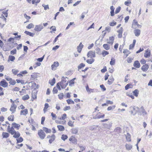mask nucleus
I'll return each mask as SVG.
<instances>
[{
    "label": "nucleus",
    "mask_w": 152,
    "mask_h": 152,
    "mask_svg": "<svg viewBox=\"0 0 152 152\" xmlns=\"http://www.w3.org/2000/svg\"><path fill=\"white\" fill-rule=\"evenodd\" d=\"M67 77L65 78L63 77L61 78V80L59 83L61 84V86L63 89L65 88L68 84V82L66 80Z\"/></svg>",
    "instance_id": "f257e3e1"
},
{
    "label": "nucleus",
    "mask_w": 152,
    "mask_h": 152,
    "mask_svg": "<svg viewBox=\"0 0 152 152\" xmlns=\"http://www.w3.org/2000/svg\"><path fill=\"white\" fill-rule=\"evenodd\" d=\"M38 134L39 137L42 140L44 139L45 136L46 134L42 130H40L38 131Z\"/></svg>",
    "instance_id": "f03ea898"
},
{
    "label": "nucleus",
    "mask_w": 152,
    "mask_h": 152,
    "mask_svg": "<svg viewBox=\"0 0 152 152\" xmlns=\"http://www.w3.org/2000/svg\"><path fill=\"white\" fill-rule=\"evenodd\" d=\"M43 28V27L42 24L36 25L34 28L35 31L39 32L41 31Z\"/></svg>",
    "instance_id": "7ed1b4c3"
},
{
    "label": "nucleus",
    "mask_w": 152,
    "mask_h": 152,
    "mask_svg": "<svg viewBox=\"0 0 152 152\" xmlns=\"http://www.w3.org/2000/svg\"><path fill=\"white\" fill-rule=\"evenodd\" d=\"M86 88L87 91L89 94L91 93L96 92H97V89L90 88L87 85L86 86Z\"/></svg>",
    "instance_id": "20e7f679"
},
{
    "label": "nucleus",
    "mask_w": 152,
    "mask_h": 152,
    "mask_svg": "<svg viewBox=\"0 0 152 152\" xmlns=\"http://www.w3.org/2000/svg\"><path fill=\"white\" fill-rule=\"evenodd\" d=\"M29 84L31 86V88H34V89H37L39 88L38 85H37L34 82H31L29 83Z\"/></svg>",
    "instance_id": "39448f33"
},
{
    "label": "nucleus",
    "mask_w": 152,
    "mask_h": 152,
    "mask_svg": "<svg viewBox=\"0 0 152 152\" xmlns=\"http://www.w3.org/2000/svg\"><path fill=\"white\" fill-rule=\"evenodd\" d=\"M87 56L88 57H90L91 58H94L95 57V51L91 50L90 51L87 53Z\"/></svg>",
    "instance_id": "423d86ee"
},
{
    "label": "nucleus",
    "mask_w": 152,
    "mask_h": 152,
    "mask_svg": "<svg viewBox=\"0 0 152 152\" xmlns=\"http://www.w3.org/2000/svg\"><path fill=\"white\" fill-rule=\"evenodd\" d=\"M0 86L4 88H6L8 86V83L4 79L0 82Z\"/></svg>",
    "instance_id": "0eeeda50"
},
{
    "label": "nucleus",
    "mask_w": 152,
    "mask_h": 152,
    "mask_svg": "<svg viewBox=\"0 0 152 152\" xmlns=\"http://www.w3.org/2000/svg\"><path fill=\"white\" fill-rule=\"evenodd\" d=\"M16 107V105L14 103L12 104L10 110L12 112V113H14L15 112Z\"/></svg>",
    "instance_id": "6e6552de"
},
{
    "label": "nucleus",
    "mask_w": 152,
    "mask_h": 152,
    "mask_svg": "<svg viewBox=\"0 0 152 152\" xmlns=\"http://www.w3.org/2000/svg\"><path fill=\"white\" fill-rule=\"evenodd\" d=\"M149 68V66L148 64H145L141 67V70L144 72H146Z\"/></svg>",
    "instance_id": "1a4fd4ad"
},
{
    "label": "nucleus",
    "mask_w": 152,
    "mask_h": 152,
    "mask_svg": "<svg viewBox=\"0 0 152 152\" xmlns=\"http://www.w3.org/2000/svg\"><path fill=\"white\" fill-rule=\"evenodd\" d=\"M100 113H98L95 116L93 117V118L96 119V118H103L104 116V115L103 114L102 115H101Z\"/></svg>",
    "instance_id": "9d476101"
},
{
    "label": "nucleus",
    "mask_w": 152,
    "mask_h": 152,
    "mask_svg": "<svg viewBox=\"0 0 152 152\" xmlns=\"http://www.w3.org/2000/svg\"><path fill=\"white\" fill-rule=\"evenodd\" d=\"M133 66L135 68H139L140 67V64L138 61H136L134 63Z\"/></svg>",
    "instance_id": "9b49d317"
},
{
    "label": "nucleus",
    "mask_w": 152,
    "mask_h": 152,
    "mask_svg": "<svg viewBox=\"0 0 152 152\" xmlns=\"http://www.w3.org/2000/svg\"><path fill=\"white\" fill-rule=\"evenodd\" d=\"M151 55L150 51L148 49L144 54V56L145 58H148Z\"/></svg>",
    "instance_id": "f8f14e48"
},
{
    "label": "nucleus",
    "mask_w": 152,
    "mask_h": 152,
    "mask_svg": "<svg viewBox=\"0 0 152 152\" xmlns=\"http://www.w3.org/2000/svg\"><path fill=\"white\" fill-rule=\"evenodd\" d=\"M83 47V45L81 42H80L79 46L77 47V51L79 53H80Z\"/></svg>",
    "instance_id": "ddd939ff"
},
{
    "label": "nucleus",
    "mask_w": 152,
    "mask_h": 152,
    "mask_svg": "<svg viewBox=\"0 0 152 152\" xmlns=\"http://www.w3.org/2000/svg\"><path fill=\"white\" fill-rule=\"evenodd\" d=\"M114 39L115 38L114 37L112 36L110 37L109 38V41L107 42V43L112 45L113 43Z\"/></svg>",
    "instance_id": "4468645a"
},
{
    "label": "nucleus",
    "mask_w": 152,
    "mask_h": 152,
    "mask_svg": "<svg viewBox=\"0 0 152 152\" xmlns=\"http://www.w3.org/2000/svg\"><path fill=\"white\" fill-rule=\"evenodd\" d=\"M134 33L136 37L139 36L140 34V30L139 29H135L134 30Z\"/></svg>",
    "instance_id": "2eb2a0df"
},
{
    "label": "nucleus",
    "mask_w": 152,
    "mask_h": 152,
    "mask_svg": "<svg viewBox=\"0 0 152 152\" xmlns=\"http://www.w3.org/2000/svg\"><path fill=\"white\" fill-rule=\"evenodd\" d=\"M112 123H109L107 124H104V126L105 128L110 129L111 128Z\"/></svg>",
    "instance_id": "dca6fc26"
},
{
    "label": "nucleus",
    "mask_w": 152,
    "mask_h": 152,
    "mask_svg": "<svg viewBox=\"0 0 152 152\" xmlns=\"http://www.w3.org/2000/svg\"><path fill=\"white\" fill-rule=\"evenodd\" d=\"M12 126L15 128H16V129H19L20 126L18 124H16L14 122L12 124Z\"/></svg>",
    "instance_id": "f3484780"
},
{
    "label": "nucleus",
    "mask_w": 152,
    "mask_h": 152,
    "mask_svg": "<svg viewBox=\"0 0 152 152\" xmlns=\"http://www.w3.org/2000/svg\"><path fill=\"white\" fill-rule=\"evenodd\" d=\"M125 147L126 150L129 151L131 150L132 148V145L130 144H126Z\"/></svg>",
    "instance_id": "a211bd4d"
},
{
    "label": "nucleus",
    "mask_w": 152,
    "mask_h": 152,
    "mask_svg": "<svg viewBox=\"0 0 152 152\" xmlns=\"http://www.w3.org/2000/svg\"><path fill=\"white\" fill-rule=\"evenodd\" d=\"M15 131L14 129V128L12 126L10 130L8 131V132L10 133L12 135H13L15 133Z\"/></svg>",
    "instance_id": "6ab92c4d"
},
{
    "label": "nucleus",
    "mask_w": 152,
    "mask_h": 152,
    "mask_svg": "<svg viewBox=\"0 0 152 152\" xmlns=\"http://www.w3.org/2000/svg\"><path fill=\"white\" fill-rule=\"evenodd\" d=\"M56 138L54 134H53L51 136V137L49 140V142L51 144L54 140Z\"/></svg>",
    "instance_id": "aec40b11"
},
{
    "label": "nucleus",
    "mask_w": 152,
    "mask_h": 152,
    "mask_svg": "<svg viewBox=\"0 0 152 152\" xmlns=\"http://www.w3.org/2000/svg\"><path fill=\"white\" fill-rule=\"evenodd\" d=\"M110 9L111 10L110 12V15L113 16L114 15V11L115 8L113 6H112L110 7Z\"/></svg>",
    "instance_id": "412c9836"
},
{
    "label": "nucleus",
    "mask_w": 152,
    "mask_h": 152,
    "mask_svg": "<svg viewBox=\"0 0 152 152\" xmlns=\"http://www.w3.org/2000/svg\"><path fill=\"white\" fill-rule=\"evenodd\" d=\"M28 110L26 109H24V110H21L20 111V114L21 115H26L28 114Z\"/></svg>",
    "instance_id": "4be33fe9"
},
{
    "label": "nucleus",
    "mask_w": 152,
    "mask_h": 152,
    "mask_svg": "<svg viewBox=\"0 0 152 152\" xmlns=\"http://www.w3.org/2000/svg\"><path fill=\"white\" fill-rule=\"evenodd\" d=\"M103 47L105 50H108L110 48V45L107 44H105L103 45Z\"/></svg>",
    "instance_id": "5701e85b"
},
{
    "label": "nucleus",
    "mask_w": 152,
    "mask_h": 152,
    "mask_svg": "<svg viewBox=\"0 0 152 152\" xmlns=\"http://www.w3.org/2000/svg\"><path fill=\"white\" fill-rule=\"evenodd\" d=\"M42 129L43 131H44L47 133H50L51 132V130L50 129H48L45 127H43Z\"/></svg>",
    "instance_id": "b1692460"
},
{
    "label": "nucleus",
    "mask_w": 152,
    "mask_h": 152,
    "mask_svg": "<svg viewBox=\"0 0 152 152\" xmlns=\"http://www.w3.org/2000/svg\"><path fill=\"white\" fill-rule=\"evenodd\" d=\"M14 135L13 136V137L15 138H17L19 137L20 136V133L18 132H15V133L14 134Z\"/></svg>",
    "instance_id": "393cba45"
},
{
    "label": "nucleus",
    "mask_w": 152,
    "mask_h": 152,
    "mask_svg": "<svg viewBox=\"0 0 152 152\" xmlns=\"http://www.w3.org/2000/svg\"><path fill=\"white\" fill-rule=\"evenodd\" d=\"M69 141L72 142L73 143H75L77 142V139L75 137L72 136L69 139Z\"/></svg>",
    "instance_id": "a878e982"
},
{
    "label": "nucleus",
    "mask_w": 152,
    "mask_h": 152,
    "mask_svg": "<svg viewBox=\"0 0 152 152\" xmlns=\"http://www.w3.org/2000/svg\"><path fill=\"white\" fill-rule=\"evenodd\" d=\"M59 65V64L58 62H55L53 64L51 65V68L52 70L53 69L54 67H57Z\"/></svg>",
    "instance_id": "bb28decb"
},
{
    "label": "nucleus",
    "mask_w": 152,
    "mask_h": 152,
    "mask_svg": "<svg viewBox=\"0 0 152 152\" xmlns=\"http://www.w3.org/2000/svg\"><path fill=\"white\" fill-rule=\"evenodd\" d=\"M9 134L7 133L3 132L2 134V136L3 138H7L9 137Z\"/></svg>",
    "instance_id": "cd10ccee"
},
{
    "label": "nucleus",
    "mask_w": 152,
    "mask_h": 152,
    "mask_svg": "<svg viewBox=\"0 0 152 152\" xmlns=\"http://www.w3.org/2000/svg\"><path fill=\"white\" fill-rule=\"evenodd\" d=\"M15 58L14 56L10 55L9 56L8 61L9 62L10 61H13L15 60Z\"/></svg>",
    "instance_id": "c85d7f7f"
},
{
    "label": "nucleus",
    "mask_w": 152,
    "mask_h": 152,
    "mask_svg": "<svg viewBox=\"0 0 152 152\" xmlns=\"http://www.w3.org/2000/svg\"><path fill=\"white\" fill-rule=\"evenodd\" d=\"M126 140L128 142H130L131 141V136L129 133H127L126 136Z\"/></svg>",
    "instance_id": "c756f323"
},
{
    "label": "nucleus",
    "mask_w": 152,
    "mask_h": 152,
    "mask_svg": "<svg viewBox=\"0 0 152 152\" xmlns=\"http://www.w3.org/2000/svg\"><path fill=\"white\" fill-rule=\"evenodd\" d=\"M57 127L58 128V130L60 131H63L65 129L64 127L62 125H58Z\"/></svg>",
    "instance_id": "7c9ffc66"
},
{
    "label": "nucleus",
    "mask_w": 152,
    "mask_h": 152,
    "mask_svg": "<svg viewBox=\"0 0 152 152\" xmlns=\"http://www.w3.org/2000/svg\"><path fill=\"white\" fill-rule=\"evenodd\" d=\"M139 91L137 89H135L133 91V93L134 96L136 97H137L139 94Z\"/></svg>",
    "instance_id": "2f4dec72"
},
{
    "label": "nucleus",
    "mask_w": 152,
    "mask_h": 152,
    "mask_svg": "<svg viewBox=\"0 0 152 152\" xmlns=\"http://www.w3.org/2000/svg\"><path fill=\"white\" fill-rule=\"evenodd\" d=\"M138 24L137 22L135 20H134L133 21V22L132 24V27L133 28H135V26L137 25Z\"/></svg>",
    "instance_id": "473e14b6"
},
{
    "label": "nucleus",
    "mask_w": 152,
    "mask_h": 152,
    "mask_svg": "<svg viewBox=\"0 0 152 152\" xmlns=\"http://www.w3.org/2000/svg\"><path fill=\"white\" fill-rule=\"evenodd\" d=\"M78 132V129L74 128L72 129V134H77Z\"/></svg>",
    "instance_id": "72a5a7b5"
},
{
    "label": "nucleus",
    "mask_w": 152,
    "mask_h": 152,
    "mask_svg": "<svg viewBox=\"0 0 152 152\" xmlns=\"http://www.w3.org/2000/svg\"><path fill=\"white\" fill-rule=\"evenodd\" d=\"M24 33L26 34L27 35H29L31 37H33L34 35V33L30 32L27 31H25Z\"/></svg>",
    "instance_id": "f704fd0d"
},
{
    "label": "nucleus",
    "mask_w": 152,
    "mask_h": 152,
    "mask_svg": "<svg viewBox=\"0 0 152 152\" xmlns=\"http://www.w3.org/2000/svg\"><path fill=\"white\" fill-rule=\"evenodd\" d=\"M114 80V79L113 77L111 79H109L107 81V83L109 85H110L111 84H112Z\"/></svg>",
    "instance_id": "c9c22d12"
},
{
    "label": "nucleus",
    "mask_w": 152,
    "mask_h": 152,
    "mask_svg": "<svg viewBox=\"0 0 152 152\" xmlns=\"http://www.w3.org/2000/svg\"><path fill=\"white\" fill-rule=\"evenodd\" d=\"M94 61V59L93 58H91L90 59H88L86 60V62L90 64H92Z\"/></svg>",
    "instance_id": "e433bc0d"
},
{
    "label": "nucleus",
    "mask_w": 152,
    "mask_h": 152,
    "mask_svg": "<svg viewBox=\"0 0 152 152\" xmlns=\"http://www.w3.org/2000/svg\"><path fill=\"white\" fill-rule=\"evenodd\" d=\"M49 83L51 86H53L55 83V79L54 78L51 81L49 80Z\"/></svg>",
    "instance_id": "4c0bfd02"
},
{
    "label": "nucleus",
    "mask_w": 152,
    "mask_h": 152,
    "mask_svg": "<svg viewBox=\"0 0 152 152\" xmlns=\"http://www.w3.org/2000/svg\"><path fill=\"white\" fill-rule=\"evenodd\" d=\"M115 60L114 58H112L111 59V60L110 62V64L111 65H113L115 64Z\"/></svg>",
    "instance_id": "58836bf2"
},
{
    "label": "nucleus",
    "mask_w": 152,
    "mask_h": 152,
    "mask_svg": "<svg viewBox=\"0 0 152 152\" xmlns=\"http://www.w3.org/2000/svg\"><path fill=\"white\" fill-rule=\"evenodd\" d=\"M66 102L68 104H75V102L74 101L72 100L71 99H69L66 100Z\"/></svg>",
    "instance_id": "ea45409f"
},
{
    "label": "nucleus",
    "mask_w": 152,
    "mask_h": 152,
    "mask_svg": "<svg viewBox=\"0 0 152 152\" xmlns=\"http://www.w3.org/2000/svg\"><path fill=\"white\" fill-rule=\"evenodd\" d=\"M98 127L97 125H94L91 126L89 127V129L91 130H93L96 129V128Z\"/></svg>",
    "instance_id": "a19ab883"
},
{
    "label": "nucleus",
    "mask_w": 152,
    "mask_h": 152,
    "mask_svg": "<svg viewBox=\"0 0 152 152\" xmlns=\"http://www.w3.org/2000/svg\"><path fill=\"white\" fill-rule=\"evenodd\" d=\"M29 98V96L28 94L23 96L22 97V99L23 100H28Z\"/></svg>",
    "instance_id": "79ce46f5"
},
{
    "label": "nucleus",
    "mask_w": 152,
    "mask_h": 152,
    "mask_svg": "<svg viewBox=\"0 0 152 152\" xmlns=\"http://www.w3.org/2000/svg\"><path fill=\"white\" fill-rule=\"evenodd\" d=\"M14 117L13 115H11L8 118V119L9 121H14Z\"/></svg>",
    "instance_id": "37998d69"
},
{
    "label": "nucleus",
    "mask_w": 152,
    "mask_h": 152,
    "mask_svg": "<svg viewBox=\"0 0 152 152\" xmlns=\"http://www.w3.org/2000/svg\"><path fill=\"white\" fill-rule=\"evenodd\" d=\"M102 54L103 57H105L106 55L109 54V52L106 50H103Z\"/></svg>",
    "instance_id": "c03bdc74"
},
{
    "label": "nucleus",
    "mask_w": 152,
    "mask_h": 152,
    "mask_svg": "<svg viewBox=\"0 0 152 152\" xmlns=\"http://www.w3.org/2000/svg\"><path fill=\"white\" fill-rule=\"evenodd\" d=\"M34 25H33V24L32 23H31L27 26L26 27L27 28L31 29V28H34Z\"/></svg>",
    "instance_id": "a18cd8bd"
},
{
    "label": "nucleus",
    "mask_w": 152,
    "mask_h": 152,
    "mask_svg": "<svg viewBox=\"0 0 152 152\" xmlns=\"http://www.w3.org/2000/svg\"><path fill=\"white\" fill-rule=\"evenodd\" d=\"M68 138V136L67 135L64 134H62V135L61 137V139L62 140H63L64 141H65V140L67 139Z\"/></svg>",
    "instance_id": "49530a36"
},
{
    "label": "nucleus",
    "mask_w": 152,
    "mask_h": 152,
    "mask_svg": "<svg viewBox=\"0 0 152 152\" xmlns=\"http://www.w3.org/2000/svg\"><path fill=\"white\" fill-rule=\"evenodd\" d=\"M9 83L11 85H14L16 84V82L15 80L12 79L9 82Z\"/></svg>",
    "instance_id": "de8ad7c7"
},
{
    "label": "nucleus",
    "mask_w": 152,
    "mask_h": 152,
    "mask_svg": "<svg viewBox=\"0 0 152 152\" xmlns=\"http://www.w3.org/2000/svg\"><path fill=\"white\" fill-rule=\"evenodd\" d=\"M32 98L34 99H35L37 98V93L35 92H32Z\"/></svg>",
    "instance_id": "09e8293b"
},
{
    "label": "nucleus",
    "mask_w": 152,
    "mask_h": 152,
    "mask_svg": "<svg viewBox=\"0 0 152 152\" xmlns=\"http://www.w3.org/2000/svg\"><path fill=\"white\" fill-rule=\"evenodd\" d=\"M85 66V64L81 63L78 66V69H80L81 68H82L83 67H84Z\"/></svg>",
    "instance_id": "8fccbe9b"
},
{
    "label": "nucleus",
    "mask_w": 152,
    "mask_h": 152,
    "mask_svg": "<svg viewBox=\"0 0 152 152\" xmlns=\"http://www.w3.org/2000/svg\"><path fill=\"white\" fill-rule=\"evenodd\" d=\"M16 140L17 143H18L22 142L23 140V139L21 137H20L19 138L17 139Z\"/></svg>",
    "instance_id": "3c124183"
},
{
    "label": "nucleus",
    "mask_w": 152,
    "mask_h": 152,
    "mask_svg": "<svg viewBox=\"0 0 152 152\" xmlns=\"http://www.w3.org/2000/svg\"><path fill=\"white\" fill-rule=\"evenodd\" d=\"M121 131V128L119 127H116L114 130V131L115 132L119 133Z\"/></svg>",
    "instance_id": "603ef678"
},
{
    "label": "nucleus",
    "mask_w": 152,
    "mask_h": 152,
    "mask_svg": "<svg viewBox=\"0 0 152 152\" xmlns=\"http://www.w3.org/2000/svg\"><path fill=\"white\" fill-rule=\"evenodd\" d=\"M121 10V7L119 6L115 10V14H117Z\"/></svg>",
    "instance_id": "864d4df0"
},
{
    "label": "nucleus",
    "mask_w": 152,
    "mask_h": 152,
    "mask_svg": "<svg viewBox=\"0 0 152 152\" xmlns=\"http://www.w3.org/2000/svg\"><path fill=\"white\" fill-rule=\"evenodd\" d=\"M37 74L36 73H34L32 74L31 75V77L32 78L34 79L37 77Z\"/></svg>",
    "instance_id": "5fc2aeb1"
},
{
    "label": "nucleus",
    "mask_w": 152,
    "mask_h": 152,
    "mask_svg": "<svg viewBox=\"0 0 152 152\" xmlns=\"http://www.w3.org/2000/svg\"><path fill=\"white\" fill-rule=\"evenodd\" d=\"M141 108L142 109L141 112L144 115L147 114V112H146L145 110L144 109L143 107L142 106L141 107Z\"/></svg>",
    "instance_id": "6e6d98bb"
},
{
    "label": "nucleus",
    "mask_w": 152,
    "mask_h": 152,
    "mask_svg": "<svg viewBox=\"0 0 152 152\" xmlns=\"http://www.w3.org/2000/svg\"><path fill=\"white\" fill-rule=\"evenodd\" d=\"M51 115L52 117V119L55 120L56 118V116L55 114H54L53 113H51Z\"/></svg>",
    "instance_id": "4d7b16f0"
},
{
    "label": "nucleus",
    "mask_w": 152,
    "mask_h": 152,
    "mask_svg": "<svg viewBox=\"0 0 152 152\" xmlns=\"http://www.w3.org/2000/svg\"><path fill=\"white\" fill-rule=\"evenodd\" d=\"M64 96V94L63 93H61L58 95V98L60 99H63Z\"/></svg>",
    "instance_id": "13d9d810"
},
{
    "label": "nucleus",
    "mask_w": 152,
    "mask_h": 152,
    "mask_svg": "<svg viewBox=\"0 0 152 152\" xmlns=\"http://www.w3.org/2000/svg\"><path fill=\"white\" fill-rule=\"evenodd\" d=\"M115 107V106L113 105L112 107L110 106L108 107L107 108V110L108 111L110 110H112L114 109Z\"/></svg>",
    "instance_id": "bf43d9fd"
},
{
    "label": "nucleus",
    "mask_w": 152,
    "mask_h": 152,
    "mask_svg": "<svg viewBox=\"0 0 152 152\" xmlns=\"http://www.w3.org/2000/svg\"><path fill=\"white\" fill-rule=\"evenodd\" d=\"M131 86H132V85L130 83H129L126 85L125 87V90H127L129 88H131V87H130Z\"/></svg>",
    "instance_id": "052dcab7"
},
{
    "label": "nucleus",
    "mask_w": 152,
    "mask_h": 152,
    "mask_svg": "<svg viewBox=\"0 0 152 152\" xmlns=\"http://www.w3.org/2000/svg\"><path fill=\"white\" fill-rule=\"evenodd\" d=\"M107 71L106 67V66H104L103 68L101 70V72L102 73H104Z\"/></svg>",
    "instance_id": "680f3d73"
},
{
    "label": "nucleus",
    "mask_w": 152,
    "mask_h": 152,
    "mask_svg": "<svg viewBox=\"0 0 152 152\" xmlns=\"http://www.w3.org/2000/svg\"><path fill=\"white\" fill-rule=\"evenodd\" d=\"M74 123V122H72V121H69L68 123V124L69 126H71V127H73V124Z\"/></svg>",
    "instance_id": "e2e57ef3"
},
{
    "label": "nucleus",
    "mask_w": 152,
    "mask_h": 152,
    "mask_svg": "<svg viewBox=\"0 0 152 152\" xmlns=\"http://www.w3.org/2000/svg\"><path fill=\"white\" fill-rule=\"evenodd\" d=\"M61 35V33H60L55 38V39L53 41V43H55L58 39V37L60 36Z\"/></svg>",
    "instance_id": "0e129e2a"
},
{
    "label": "nucleus",
    "mask_w": 152,
    "mask_h": 152,
    "mask_svg": "<svg viewBox=\"0 0 152 152\" xmlns=\"http://www.w3.org/2000/svg\"><path fill=\"white\" fill-rule=\"evenodd\" d=\"M19 71L17 70H16L15 69H13L12 70V72L13 74L15 75H16L18 72Z\"/></svg>",
    "instance_id": "69168bd1"
},
{
    "label": "nucleus",
    "mask_w": 152,
    "mask_h": 152,
    "mask_svg": "<svg viewBox=\"0 0 152 152\" xmlns=\"http://www.w3.org/2000/svg\"><path fill=\"white\" fill-rule=\"evenodd\" d=\"M42 6L44 7V9L45 10H46L47 9H49V7L48 5H45L44 4L42 5Z\"/></svg>",
    "instance_id": "338daca9"
},
{
    "label": "nucleus",
    "mask_w": 152,
    "mask_h": 152,
    "mask_svg": "<svg viewBox=\"0 0 152 152\" xmlns=\"http://www.w3.org/2000/svg\"><path fill=\"white\" fill-rule=\"evenodd\" d=\"M16 53V50L15 49L11 50L10 51V54L12 55H14Z\"/></svg>",
    "instance_id": "774afa93"
}]
</instances>
